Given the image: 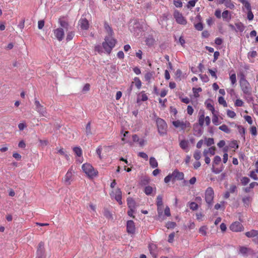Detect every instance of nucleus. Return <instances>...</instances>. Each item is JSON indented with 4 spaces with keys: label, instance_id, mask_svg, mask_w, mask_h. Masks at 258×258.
Listing matches in <instances>:
<instances>
[{
    "label": "nucleus",
    "instance_id": "obj_27",
    "mask_svg": "<svg viewBox=\"0 0 258 258\" xmlns=\"http://www.w3.org/2000/svg\"><path fill=\"white\" fill-rule=\"evenodd\" d=\"M85 132L87 136L92 135L93 133L91 126V121H89L86 125Z\"/></svg>",
    "mask_w": 258,
    "mask_h": 258
},
{
    "label": "nucleus",
    "instance_id": "obj_26",
    "mask_svg": "<svg viewBox=\"0 0 258 258\" xmlns=\"http://www.w3.org/2000/svg\"><path fill=\"white\" fill-rule=\"evenodd\" d=\"M130 133L128 131H125L123 134V137L121 139L123 143H129L130 144H132L131 142L129 140V135Z\"/></svg>",
    "mask_w": 258,
    "mask_h": 258
},
{
    "label": "nucleus",
    "instance_id": "obj_3",
    "mask_svg": "<svg viewBox=\"0 0 258 258\" xmlns=\"http://www.w3.org/2000/svg\"><path fill=\"white\" fill-rule=\"evenodd\" d=\"M156 122L158 133L161 136H164L167 133V124L165 121L159 117H156Z\"/></svg>",
    "mask_w": 258,
    "mask_h": 258
},
{
    "label": "nucleus",
    "instance_id": "obj_13",
    "mask_svg": "<svg viewBox=\"0 0 258 258\" xmlns=\"http://www.w3.org/2000/svg\"><path fill=\"white\" fill-rule=\"evenodd\" d=\"M173 180L177 179L178 180H182L184 179V173L179 171L177 169L174 170L172 173Z\"/></svg>",
    "mask_w": 258,
    "mask_h": 258
},
{
    "label": "nucleus",
    "instance_id": "obj_28",
    "mask_svg": "<svg viewBox=\"0 0 258 258\" xmlns=\"http://www.w3.org/2000/svg\"><path fill=\"white\" fill-rule=\"evenodd\" d=\"M235 26H236V30L235 31L236 32H242L244 29L245 27L244 25L241 22H238L235 23Z\"/></svg>",
    "mask_w": 258,
    "mask_h": 258
},
{
    "label": "nucleus",
    "instance_id": "obj_10",
    "mask_svg": "<svg viewBox=\"0 0 258 258\" xmlns=\"http://www.w3.org/2000/svg\"><path fill=\"white\" fill-rule=\"evenodd\" d=\"M45 248L44 243L43 242H39L37 251H36V258H45Z\"/></svg>",
    "mask_w": 258,
    "mask_h": 258
},
{
    "label": "nucleus",
    "instance_id": "obj_31",
    "mask_svg": "<svg viewBox=\"0 0 258 258\" xmlns=\"http://www.w3.org/2000/svg\"><path fill=\"white\" fill-rule=\"evenodd\" d=\"M73 151L76 156L80 157L82 156V150L80 147H75L73 148Z\"/></svg>",
    "mask_w": 258,
    "mask_h": 258
},
{
    "label": "nucleus",
    "instance_id": "obj_57",
    "mask_svg": "<svg viewBox=\"0 0 258 258\" xmlns=\"http://www.w3.org/2000/svg\"><path fill=\"white\" fill-rule=\"evenodd\" d=\"M200 79L203 82H208L209 80L208 77L206 75H200Z\"/></svg>",
    "mask_w": 258,
    "mask_h": 258
},
{
    "label": "nucleus",
    "instance_id": "obj_58",
    "mask_svg": "<svg viewBox=\"0 0 258 258\" xmlns=\"http://www.w3.org/2000/svg\"><path fill=\"white\" fill-rule=\"evenodd\" d=\"M207 151L205 150L204 151V155L205 157V161L206 164H209L210 163L211 159L210 158L207 156Z\"/></svg>",
    "mask_w": 258,
    "mask_h": 258
},
{
    "label": "nucleus",
    "instance_id": "obj_38",
    "mask_svg": "<svg viewBox=\"0 0 258 258\" xmlns=\"http://www.w3.org/2000/svg\"><path fill=\"white\" fill-rule=\"evenodd\" d=\"M74 35H75V33H74V31H70V32H69L68 33H67V38H66V40L67 41H71V40L73 39V37H74Z\"/></svg>",
    "mask_w": 258,
    "mask_h": 258
},
{
    "label": "nucleus",
    "instance_id": "obj_6",
    "mask_svg": "<svg viewBox=\"0 0 258 258\" xmlns=\"http://www.w3.org/2000/svg\"><path fill=\"white\" fill-rule=\"evenodd\" d=\"M82 168L83 171L90 177H93L98 173V172L89 163L83 164Z\"/></svg>",
    "mask_w": 258,
    "mask_h": 258
},
{
    "label": "nucleus",
    "instance_id": "obj_55",
    "mask_svg": "<svg viewBox=\"0 0 258 258\" xmlns=\"http://www.w3.org/2000/svg\"><path fill=\"white\" fill-rule=\"evenodd\" d=\"M138 156L141 157V158H142L143 159H144L145 160H148V155L144 153V152H140L138 153Z\"/></svg>",
    "mask_w": 258,
    "mask_h": 258
},
{
    "label": "nucleus",
    "instance_id": "obj_60",
    "mask_svg": "<svg viewBox=\"0 0 258 258\" xmlns=\"http://www.w3.org/2000/svg\"><path fill=\"white\" fill-rule=\"evenodd\" d=\"M173 179L172 174H169L164 178V182L166 183H168L171 179Z\"/></svg>",
    "mask_w": 258,
    "mask_h": 258
},
{
    "label": "nucleus",
    "instance_id": "obj_49",
    "mask_svg": "<svg viewBox=\"0 0 258 258\" xmlns=\"http://www.w3.org/2000/svg\"><path fill=\"white\" fill-rule=\"evenodd\" d=\"M58 153L59 154L64 156L67 160H69V158H70L69 156L65 153V152L64 151V150L62 148L59 149L58 150Z\"/></svg>",
    "mask_w": 258,
    "mask_h": 258
},
{
    "label": "nucleus",
    "instance_id": "obj_51",
    "mask_svg": "<svg viewBox=\"0 0 258 258\" xmlns=\"http://www.w3.org/2000/svg\"><path fill=\"white\" fill-rule=\"evenodd\" d=\"M201 152L199 150L196 151L194 154V158L198 161L201 158Z\"/></svg>",
    "mask_w": 258,
    "mask_h": 258
},
{
    "label": "nucleus",
    "instance_id": "obj_36",
    "mask_svg": "<svg viewBox=\"0 0 258 258\" xmlns=\"http://www.w3.org/2000/svg\"><path fill=\"white\" fill-rule=\"evenodd\" d=\"M237 128L238 130L239 133L241 135L242 137L243 138V139H245V129L243 127H242L241 125H237Z\"/></svg>",
    "mask_w": 258,
    "mask_h": 258
},
{
    "label": "nucleus",
    "instance_id": "obj_19",
    "mask_svg": "<svg viewBox=\"0 0 258 258\" xmlns=\"http://www.w3.org/2000/svg\"><path fill=\"white\" fill-rule=\"evenodd\" d=\"M179 146L180 148L184 150L186 152H188V142L186 140H181L179 143Z\"/></svg>",
    "mask_w": 258,
    "mask_h": 258
},
{
    "label": "nucleus",
    "instance_id": "obj_15",
    "mask_svg": "<svg viewBox=\"0 0 258 258\" xmlns=\"http://www.w3.org/2000/svg\"><path fill=\"white\" fill-rule=\"evenodd\" d=\"M73 180L72 169H70L67 172L64 178V182L66 185H70Z\"/></svg>",
    "mask_w": 258,
    "mask_h": 258
},
{
    "label": "nucleus",
    "instance_id": "obj_52",
    "mask_svg": "<svg viewBox=\"0 0 258 258\" xmlns=\"http://www.w3.org/2000/svg\"><path fill=\"white\" fill-rule=\"evenodd\" d=\"M221 161V158L220 156H216L215 157H214V161H213V165H214V164L215 165H217Z\"/></svg>",
    "mask_w": 258,
    "mask_h": 258
},
{
    "label": "nucleus",
    "instance_id": "obj_62",
    "mask_svg": "<svg viewBox=\"0 0 258 258\" xmlns=\"http://www.w3.org/2000/svg\"><path fill=\"white\" fill-rule=\"evenodd\" d=\"M235 105L237 107H241L243 105V102L241 99H236Z\"/></svg>",
    "mask_w": 258,
    "mask_h": 258
},
{
    "label": "nucleus",
    "instance_id": "obj_54",
    "mask_svg": "<svg viewBox=\"0 0 258 258\" xmlns=\"http://www.w3.org/2000/svg\"><path fill=\"white\" fill-rule=\"evenodd\" d=\"M152 76H153L152 73H151V72L147 73L145 75V80L149 82L150 81V80L151 79Z\"/></svg>",
    "mask_w": 258,
    "mask_h": 258
},
{
    "label": "nucleus",
    "instance_id": "obj_64",
    "mask_svg": "<svg viewBox=\"0 0 258 258\" xmlns=\"http://www.w3.org/2000/svg\"><path fill=\"white\" fill-rule=\"evenodd\" d=\"M257 55V53L256 51L253 50L251 51H250L248 53V57H251L253 58L255 57Z\"/></svg>",
    "mask_w": 258,
    "mask_h": 258
},
{
    "label": "nucleus",
    "instance_id": "obj_11",
    "mask_svg": "<svg viewBox=\"0 0 258 258\" xmlns=\"http://www.w3.org/2000/svg\"><path fill=\"white\" fill-rule=\"evenodd\" d=\"M243 226L241 223L234 222L230 226V229L233 232H240L243 230Z\"/></svg>",
    "mask_w": 258,
    "mask_h": 258
},
{
    "label": "nucleus",
    "instance_id": "obj_8",
    "mask_svg": "<svg viewBox=\"0 0 258 258\" xmlns=\"http://www.w3.org/2000/svg\"><path fill=\"white\" fill-rule=\"evenodd\" d=\"M173 16L176 22L180 25H185L187 23L185 18L182 16V14L178 11L175 10L173 14Z\"/></svg>",
    "mask_w": 258,
    "mask_h": 258
},
{
    "label": "nucleus",
    "instance_id": "obj_53",
    "mask_svg": "<svg viewBox=\"0 0 258 258\" xmlns=\"http://www.w3.org/2000/svg\"><path fill=\"white\" fill-rule=\"evenodd\" d=\"M223 170V168H215L214 165H213V167L212 168V171L215 173V174H218L220 173Z\"/></svg>",
    "mask_w": 258,
    "mask_h": 258
},
{
    "label": "nucleus",
    "instance_id": "obj_5",
    "mask_svg": "<svg viewBox=\"0 0 258 258\" xmlns=\"http://www.w3.org/2000/svg\"><path fill=\"white\" fill-rule=\"evenodd\" d=\"M214 197L213 189L211 187H208L205 191V200L209 208H211L213 205Z\"/></svg>",
    "mask_w": 258,
    "mask_h": 258
},
{
    "label": "nucleus",
    "instance_id": "obj_7",
    "mask_svg": "<svg viewBox=\"0 0 258 258\" xmlns=\"http://www.w3.org/2000/svg\"><path fill=\"white\" fill-rule=\"evenodd\" d=\"M112 199H114L119 205L122 204V192L119 188H117L111 191L110 194Z\"/></svg>",
    "mask_w": 258,
    "mask_h": 258
},
{
    "label": "nucleus",
    "instance_id": "obj_40",
    "mask_svg": "<svg viewBox=\"0 0 258 258\" xmlns=\"http://www.w3.org/2000/svg\"><path fill=\"white\" fill-rule=\"evenodd\" d=\"M242 202L244 205L249 206L250 202V197L249 196H245L242 198Z\"/></svg>",
    "mask_w": 258,
    "mask_h": 258
},
{
    "label": "nucleus",
    "instance_id": "obj_45",
    "mask_svg": "<svg viewBox=\"0 0 258 258\" xmlns=\"http://www.w3.org/2000/svg\"><path fill=\"white\" fill-rule=\"evenodd\" d=\"M205 144L207 146H211L214 144V139L213 138L206 139Z\"/></svg>",
    "mask_w": 258,
    "mask_h": 258
},
{
    "label": "nucleus",
    "instance_id": "obj_46",
    "mask_svg": "<svg viewBox=\"0 0 258 258\" xmlns=\"http://www.w3.org/2000/svg\"><path fill=\"white\" fill-rule=\"evenodd\" d=\"M218 102L219 104L223 105L224 107L227 106V103L225 100L224 97L220 96L218 98Z\"/></svg>",
    "mask_w": 258,
    "mask_h": 258
},
{
    "label": "nucleus",
    "instance_id": "obj_18",
    "mask_svg": "<svg viewBox=\"0 0 258 258\" xmlns=\"http://www.w3.org/2000/svg\"><path fill=\"white\" fill-rule=\"evenodd\" d=\"M79 25L83 30H87L89 28V22L86 18H81L79 21Z\"/></svg>",
    "mask_w": 258,
    "mask_h": 258
},
{
    "label": "nucleus",
    "instance_id": "obj_9",
    "mask_svg": "<svg viewBox=\"0 0 258 258\" xmlns=\"http://www.w3.org/2000/svg\"><path fill=\"white\" fill-rule=\"evenodd\" d=\"M35 105V110L39 113L40 115L44 117H46L47 113L45 108L42 106L39 101L35 99L34 102Z\"/></svg>",
    "mask_w": 258,
    "mask_h": 258
},
{
    "label": "nucleus",
    "instance_id": "obj_59",
    "mask_svg": "<svg viewBox=\"0 0 258 258\" xmlns=\"http://www.w3.org/2000/svg\"><path fill=\"white\" fill-rule=\"evenodd\" d=\"M249 176L255 180H258V177L257 175L255 174V172L254 171H250Z\"/></svg>",
    "mask_w": 258,
    "mask_h": 258
},
{
    "label": "nucleus",
    "instance_id": "obj_29",
    "mask_svg": "<svg viewBox=\"0 0 258 258\" xmlns=\"http://www.w3.org/2000/svg\"><path fill=\"white\" fill-rule=\"evenodd\" d=\"M244 6L247 11L251 10V7L250 3L247 0H238Z\"/></svg>",
    "mask_w": 258,
    "mask_h": 258
},
{
    "label": "nucleus",
    "instance_id": "obj_20",
    "mask_svg": "<svg viewBox=\"0 0 258 258\" xmlns=\"http://www.w3.org/2000/svg\"><path fill=\"white\" fill-rule=\"evenodd\" d=\"M222 17L224 21L228 22L231 19V14L228 10H225L223 12Z\"/></svg>",
    "mask_w": 258,
    "mask_h": 258
},
{
    "label": "nucleus",
    "instance_id": "obj_22",
    "mask_svg": "<svg viewBox=\"0 0 258 258\" xmlns=\"http://www.w3.org/2000/svg\"><path fill=\"white\" fill-rule=\"evenodd\" d=\"M58 23L62 28L68 30L69 27V23L64 18L59 19Z\"/></svg>",
    "mask_w": 258,
    "mask_h": 258
},
{
    "label": "nucleus",
    "instance_id": "obj_2",
    "mask_svg": "<svg viewBox=\"0 0 258 258\" xmlns=\"http://www.w3.org/2000/svg\"><path fill=\"white\" fill-rule=\"evenodd\" d=\"M239 84L240 88L244 95H249L250 92H252V88L243 75L240 79Z\"/></svg>",
    "mask_w": 258,
    "mask_h": 258
},
{
    "label": "nucleus",
    "instance_id": "obj_14",
    "mask_svg": "<svg viewBox=\"0 0 258 258\" xmlns=\"http://www.w3.org/2000/svg\"><path fill=\"white\" fill-rule=\"evenodd\" d=\"M126 231L128 233L134 234L135 232V225L133 220H128L126 223Z\"/></svg>",
    "mask_w": 258,
    "mask_h": 258
},
{
    "label": "nucleus",
    "instance_id": "obj_21",
    "mask_svg": "<svg viewBox=\"0 0 258 258\" xmlns=\"http://www.w3.org/2000/svg\"><path fill=\"white\" fill-rule=\"evenodd\" d=\"M127 204L130 209H136V203L133 198H129L127 199Z\"/></svg>",
    "mask_w": 258,
    "mask_h": 258
},
{
    "label": "nucleus",
    "instance_id": "obj_41",
    "mask_svg": "<svg viewBox=\"0 0 258 258\" xmlns=\"http://www.w3.org/2000/svg\"><path fill=\"white\" fill-rule=\"evenodd\" d=\"M104 27L106 31L108 32V34L111 36L113 34V31L111 28L109 26V25L107 23H105Z\"/></svg>",
    "mask_w": 258,
    "mask_h": 258
},
{
    "label": "nucleus",
    "instance_id": "obj_12",
    "mask_svg": "<svg viewBox=\"0 0 258 258\" xmlns=\"http://www.w3.org/2000/svg\"><path fill=\"white\" fill-rule=\"evenodd\" d=\"M53 33L55 37L59 41H61L64 38V32L62 28H58L53 30Z\"/></svg>",
    "mask_w": 258,
    "mask_h": 258
},
{
    "label": "nucleus",
    "instance_id": "obj_44",
    "mask_svg": "<svg viewBox=\"0 0 258 258\" xmlns=\"http://www.w3.org/2000/svg\"><path fill=\"white\" fill-rule=\"evenodd\" d=\"M144 191L147 195H150L153 191V188L150 186H147L145 188Z\"/></svg>",
    "mask_w": 258,
    "mask_h": 258
},
{
    "label": "nucleus",
    "instance_id": "obj_48",
    "mask_svg": "<svg viewBox=\"0 0 258 258\" xmlns=\"http://www.w3.org/2000/svg\"><path fill=\"white\" fill-rule=\"evenodd\" d=\"M189 208L191 210H192L193 211H195L198 209V205L195 202H192L189 204Z\"/></svg>",
    "mask_w": 258,
    "mask_h": 258
},
{
    "label": "nucleus",
    "instance_id": "obj_24",
    "mask_svg": "<svg viewBox=\"0 0 258 258\" xmlns=\"http://www.w3.org/2000/svg\"><path fill=\"white\" fill-rule=\"evenodd\" d=\"M245 235L248 238L256 237L258 235V230H251L250 231L246 232Z\"/></svg>",
    "mask_w": 258,
    "mask_h": 258
},
{
    "label": "nucleus",
    "instance_id": "obj_17",
    "mask_svg": "<svg viewBox=\"0 0 258 258\" xmlns=\"http://www.w3.org/2000/svg\"><path fill=\"white\" fill-rule=\"evenodd\" d=\"M252 250L244 246H241L239 248V253L244 256H246L248 254L252 253Z\"/></svg>",
    "mask_w": 258,
    "mask_h": 258
},
{
    "label": "nucleus",
    "instance_id": "obj_30",
    "mask_svg": "<svg viewBox=\"0 0 258 258\" xmlns=\"http://www.w3.org/2000/svg\"><path fill=\"white\" fill-rule=\"evenodd\" d=\"M224 5L227 8H229L231 10H233L235 8L234 3L231 0H226Z\"/></svg>",
    "mask_w": 258,
    "mask_h": 258
},
{
    "label": "nucleus",
    "instance_id": "obj_39",
    "mask_svg": "<svg viewBox=\"0 0 258 258\" xmlns=\"http://www.w3.org/2000/svg\"><path fill=\"white\" fill-rule=\"evenodd\" d=\"M241 183L243 185H246L250 181V179L247 177H242L241 179Z\"/></svg>",
    "mask_w": 258,
    "mask_h": 258
},
{
    "label": "nucleus",
    "instance_id": "obj_50",
    "mask_svg": "<svg viewBox=\"0 0 258 258\" xmlns=\"http://www.w3.org/2000/svg\"><path fill=\"white\" fill-rule=\"evenodd\" d=\"M135 82H136V86L138 89H140L142 86V83L139 78L136 77L134 79Z\"/></svg>",
    "mask_w": 258,
    "mask_h": 258
},
{
    "label": "nucleus",
    "instance_id": "obj_43",
    "mask_svg": "<svg viewBox=\"0 0 258 258\" xmlns=\"http://www.w3.org/2000/svg\"><path fill=\"white\" fill-rule=\"evenodd\" d=\"M212 122L215 125H218L221 123V122L219 121L218 116L215 114L213 115V117L212 118Z\"/></svg>",
    "mask_w": 258,
    "mask_h": 258
},
{
    "label": "nucleus",
    "instance_id": "obj_23",
    "mask_svg": "<svg viewBox=\"0 0 258 258\" xmlns=\"http://www.w3.org/2000/svg\"><path fill=\"white\" fill-rule=\"evenodd\" d=\"M145 42L148 46H151L154 45L155 43V39L153 36L149 35L146 38Z\"/></svg>",
    "mask_w": 258,
    "mask_h": 258
},
{
    "label": "nucleus",
    "instance_id": "obj_33",
    "mask_svg": "<svg viewBox=\"0 0 258 258\" xmlns=\"http://www.w3.org/2000/svg\"><path fill=\"white\" fill-rule=\"evenodd\" d=\"M148 100V96L147 95L143 93V92H142L141 95H140L139 98H138V100H137V102H139L140 101H145L146 100Z\"/></svg>",
    "mask_w": 258,
    "mask_h": 258
},
{
    "label": "nucleus",
    "instance_id": "obj_32",
    "mask_svg": "<svg viewBox=\"0 0 258 258\" xmlns=\"http://www.w3.org/2000/svg\"><path fill=\"white\" fill-rule=\"evenodd\" d=\"M157 212H158V216L157 217V219L159 220H162L163 219L162 218V206L157 207Z\"/></svg>",
    "mask_w": 258,
    "mask_h": 258
},
{
    "label": "nucleus",
    "instance_id": "obj_16",
    "mask_svg": "<svg viewBox=\"0 0 258 258\" xmlns=\"http://www.w3.org/2000/svg\"><path fill=\"white\" fill-rule=\"evenodd\" d=\"M172 124L175 127L180 128L182 130H184L187 126V124H186V122H184L182 121H180L179 120L173 121L172 122Z\"/></svg>",
    "mask_w": 258,
    "mask_h": 258
},
{
    "label": "nucleus",
    "instance_id": "obj_25",
    "mask_svg": "<svg viewBox=\"0 0 258 258\" xmlns=\"http://www.w3.org/2000/svg\"><path fill=\"white\" fill-rule=\"evenodd\" d=\"M149 164L152 168H157L158 166V163L155 158L151 157L149 159Z\"/></svg>",
    "mask_w": 258,
    "mask_h": 258
},
{
    "label": "nucleus",
    "instance_id": "obj_61",
    "mask_svg": "<svg viewBox=\"0 0 258 258\" xmlns=\"http://www.w3.org/2000/svg\"><path fill=\"white\" fill-rule=\"evenodd\" d=\"M208 71L212 77L216 79H217V75L216 73V69L215 71H214L212 69H209Z\"/></svg>",
    "mask_w": 258,
    "mask_h": 258
},
{
    "label": "nucleus",
    "instance_id": "obj_4",
    "mask_svg": "<svg viewBox=\"0 0 258 258\" xmlns=\"http://www.w3.org/2000/svg\"><path fill=\"white\" fill-rule=\"evenodd\" d=\"M129 29L131 32L136 36L141 35L143 31L142 25L137 20L134 21L133 23L132 22L131 23Z\"/></svg>",
    "mask_w": 258,
    "mask_h": 258
},
{
    "label": "nucleus",
    "instance_id": "obj_63",
    "mask_svg": "<svg viewBox=\"0 0 258 258\" xmlns=\"http://www.w3.org/2000/svg\"><path fill=\"white\" fill-rule=\"evenodd\" d=\"M178 42L182 46H185V41L183 37L181 36L179 37Z\"/></svg>",
    "mask_w": 258,
    "mask_h": 258
},
{
    "label": "nucleus",
    "instance_id": "obj_37",
    "mask_svg": "<svg viewBox=\"0 0 258 258\" xmlns=\"http://www.w3.org/2000/svg\"><path fill=\"white\" fill-rule=\"evenodd\" d=\"M205 103V105H206L207 108L209 110L211 111L212 113L214 114V112L215 111V108H214L213 105L210 102H208V101H206Z\"/></svg>",
    "mask_w": 258,
    "mask_h": 258
},
{
    "label": "nucleus",
    "instance_id": "obj_35",
    "mask_svg": "<svg viewBox=\"0 0 258 258\" xmlns=\"http://www.w3.org/2000/svg\"><path fill=\"white\" fill-rule=\"evenodd\" d=\"M156 204L157 207L163 206V197L161 195H158L157 197Z\"/></svg>",
    "mask_w": 258,
    "mask_h": 258
},
{
    "label": "nucleus",
    "instance_id": "obj_34",
    "mask_svg": "<svg viewBox=\"0 0 258 258\" xmlns=\"http://www.w3.org/2000/svg\"><path fill=\"white\" fill-rule=\"evenodd\" d=\"M219 129L227 134L230 133V128L226 124H223L220 126Z\"/></svg>",
    "mask_w": 258,
    "mask_h": 258
},
{
    "label": "nucleus",
    "instance_id": "obj_47",
    "mask_svg": "<svg viewBox=\"0 0 258 258\" xmlns=\"http://www.w3.org/2000/svg\"><path fill=\"white\" fill-rule=\"evenodd\" d=\"M173 4L176 8L182 7V3L181 0H173Z\"/></svg>",
    "mask_w": 258,
    "mask_h": 258
},
{
    "label": "nucleus",
    "instance_id": "obj_42",
    "mask_svg": "<svg viewBox=\"0 0 258 258\" xmlns=\"http://www.w3.org/2000/svg\"><path fill=\"white\" fill-rule=\"evenodd\" d=\"M230 80L231 81V84L234 85L236 82V77L235 73L230 74Z\"/></svg>",
    "mask_w": 258,
    "mask_h": 258
},
{
    "label": "nucleus",
    "instance_id": "obj_1",
    "mask_svg": "<svg viewBox=\"0 0 258 258\" xmlns=\"http://www.w3.org/2000/svg\"><path fill=\"white\" fill-rule=\"evenodd\" d=\"M116 40L109 36L105 38V41L102 43V47L108 53L110 54L112 48L115 46Z\"/></svg>",
    "mask_w": 258,
    "mask_h": 258
},
{
    "label": "nucleus",
    "instance_id": "obj_56",
    "mask_svg": "<svg viewBox=\"0 0 258 258\" xmlns=\"http://www.w3.org/2000/svg\"><path fill=\"white\" fill-rule=\"evenodd\" d=\"M227 114L230 118H234L236 116V113L234 111L229 109L227 111Z\"/></svg>",
    "mask_w": 258,
    "mask_h": 258
}]
</instances>
